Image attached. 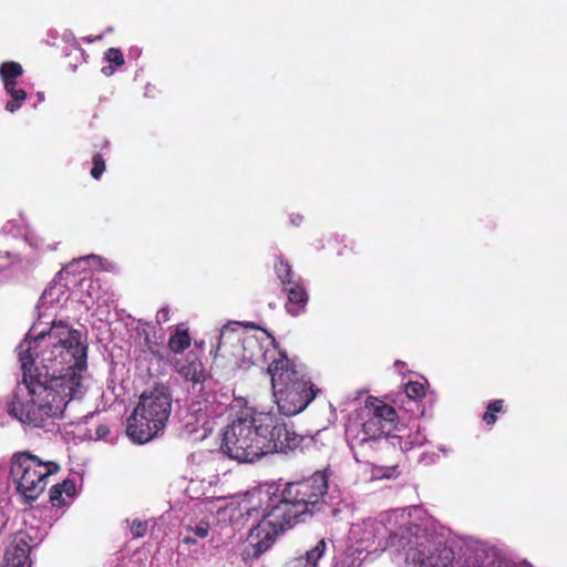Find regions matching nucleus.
Returning <instances> with one entry per match:
<instances>
[{
    "label": "nucleus",
    "mask_w": 567,
    "mask_h": 567,
    "mask_svg": "<svg viewBox=\"0 0 567 567\" xmlns=\"http://www.w3.org/2000/svg\"><path fill=\"white\" fill-rule=\"evenodd\" d=\"M59 471L60 465L56 462H44L29 451H19L11 456L10 475L17 492L28 504L40 497L48 484V477Z\"/></svg>",
    "instance_id": "8"
},
{
    "label": "nucleus",
    "mask_w": 567,
    "mask_h": 567,
    "mask_svg": "<svg viewBox=\"0 0 567 567\" xmlns=\"http://www.w3.org/2000/svg\"><path fill=\"white\" fill-rule=\"evenodd\" d=\"M389 468L394 471L396 468V465H391Z\"/></svg>",
    "instance_id": "36"
},
{
    "label": "nucleus",
    "mask_w": 567,
    "mask_h": 567,
    "mask_svg": "<svg viewBox=\"0 0 567 567\" xmlns=\"http://www.w3.org/2000/svg\"><path fill=\"white\" fill-rule=\"evenodd\" d=\"M381 452H382V451H379V452L375 454V456H374V457H375V458H374V460H375V463H374V464H372L373 466L382 467V464H379V463L382 461V460H381V457H380V455H379Z\"/></svg>",
    "instance_id": "31"
},
{
    "label": "nucleus",
    "mask_w": 567,
    "mask_h": 567,
    "mask_svg": "<svg viewBox=\"0 0 567 567\" xmlns=\"http://www.w3.org/2000/svg\"><path fill=\"white\" fill-rule=\"evenodd\" d=\"M458 567H514L504 560L495 549L483 545L466 548L464 560Z\"/></svg>",
    "instance_id": "12"
},
{
    "label": "nucleus",
    "mask_w": 567,
    "mask_h": 567,
    "mask_svg": "<svg viewBox=\"0 0 567 567\" xmlns=\"http://www.w3.org/2000/svg\"><path fill=\"white\" fill-rule=\"evenodd\" d=\"M328 493V476L316 472L309 477L288 482L269 496L262 519L250 529L247 558L258 559L276 542L279 534L298 523L307 514L320 511Z\"/></svg>",
    "instance_id": "2"
},
{
    "label": "nucleus",
    "mask_w": 567,
    "mask_h": 567,
    "mask_svg": "<svg viewBox=\"0 0 567 567\" xmlns=\"http://www.w3.org/2000/svg\"><path fill=\"white\" fill-rule=\"evenodd\" d=\"M264 419L265 412H243L224 432V453L241 463H251L266 455V436L260 425Z\"/></svg>",
    "instance_id": "7"
},
{
    "label": "nucleus",
    "mask_w": 567,
    "mask_h": 567,
    "mask_svg": "<svg viewBox=\"0 0 567 567\" xmlns=\"http://www.w3.org/2000/svg\"><path fill=\"white\" fill-rule=\"evenodd\" d=\"M7 94L10 99L6 103V111L14 113L18 111L27 100V92L23 89H18L17 84L4 86Z\"/></svg>",
    "instance_id": "18"
},
{
    "label": "nucleus",
    "mask_w": 567,
    "mask_h": 567,
    "mask_svg": "<svg viewBox=\"0 0 567 567\" xmlns=\"http://www.w3.org/2000/svg\"><path fill=\"white\" fill-rule=\"evenodd\" d=\"M60 484H55L50 488V502L53 506L60 507L64 505V499L62 497L63 491L60 488Z\"/></svg>",
    "instance_id": "25"
},
{
    "label": "nucleus",
    "mask_w": 567,
    "mask_h": 567,
    "mask_svg": "<svg viewBox=\"0 0 567 567\" xmlns=\"http://www.w3.org/2000/svg\"><path fill=\"white\" fill-rule=\"evenodd\" d=\"M172 412V395L164 385L144 391L127 419L126 434L137 444H144L159 435Z\"/></svg>",
    "instance_id": "6"
},
{
    "label": "nucleus",
    "mask_w": 567,
    "mask_h": 567,
    "mask_svg": "<svg viewBox=\"0 0 567 567\" xmlns=\"http://www.w3.org/2000/svg\"><path fill=\"white\" fill-rule=\"evenodd\" d=\"M102 72H103L105 75H110V74H112V73H113V69H112V66H107V68H106V66H104V68L102 69Z\"/></svg>",
    "instance_id": "32"
},
{
    "label": "nucleus",
    "mask_w": 567,
    "mask_h": 567,
    "mask_svg": "<svg viewBox=\"0 0 567 567\" xmlns=\"http://www.w3.org/2000/svg\"><path fill=\"white\" fill-rule=\"evenodd\" d=\"M269 346L265 348L264 344L254 336L245 337L241 341L243 359L252 365H262L272 363L278 360L280 355H287L286 352L279 350L272 340Z\"/></svg>",
    "instance_id": "10"
},
{
    "label": "nucleus",
    "mask_w": 567,
    "mask_h": 567,
    "mask_svg": "<svg viewBox=\"0 0 567 567\" xmlns=\"http://www.w3.org/2000/svg\"><path fill=\"white\" fill-rule=\"evenodd\" d=\"M23 74L22 65L14 61H7L0 65V76L3 86L17 84V79Z\"/></svg>",
    "instance_id": "17"
},
{
    "label": "nucleus",
    "mask_w": 567,
    "mask_h": 567,
    "mask_svg": "<svg viewBox=\"0 0 567 567\" xmlns=\"http://www.w3.org/2000/svg\"><path fill=\"white\" fill-rule=\"evenodd\" d=\"M362 423L347 426V442L358 462L374 464V456L379 451L394 450L388 435L395 429L398 413L392 405L368 396L362 409Z\"/></svg>",
    "instance_id": "3"
},
{
    "label": "nucleus",
    "mask_w": 567,
    "mask_h": 567,
    "mask_svg": "<svg viewBox=\"0 0 567 567\" xmlns=\"http://www.w3.org/2000/svg\"><path fill=\"white\" fill-rule=\"evenodd\" d=\"M405 394L409 399L416 401L425 395V388L419 381H409L405 384Z\"/></svg>",
    "instance_id": "21"
},
{
    "label": "nucleus",
    "mask_w": 567,
    "mask_h": 567,
    "mask_svg": "<svg viewBox=\"0 0 567 567\" xmlns=\"http://www.w3.org/2000/svg\"><path fill=\"white\" fill-rule=\"evenodd\" d=\"M184 540H185V543H194V542H195V540L190 539V537H188V536H187V537H185V539H184Z\"/></svg>",
    "instance_id": "34"
},
{
    "label": "nucleus",
    "mask_w": 567,
    "mask_h": 567,
    "mask_svg": "<svg viewBox=\"0 0 567 567\" xmlns=\"http://www.w3.org/2000/svg\"><path fill=\"white\" fill-rule=\"evenodd\" d=\"M326 550L327 543L324 539H320L312 548L306 551L305 556H300L299 558L303 559L306 567H317L318 561L322 558Z\"/></svg>",
    "instance_id": "19"
},
{
    "label": "nucleus",
    "mask_w": 567,
    "mask_h": 567,
    "mask_svg": "<svg viewBox=\"0 0 567 567\" xmlns=\"http://www.w3.org/2000/svg\"><path fill=\"white\" fill-rule=\"evenodd\" d=\"M221 349H223V343H221V341H219L218 347H217V351H220Z\"/></svg>",
    "instance_id": "35"
},
{
    "label": "nucleus",
    "mask_w": 567,
    "mask_h": 567,
    "mask_svg": "<svg viewBox=\"0 0 567 567\" xmlns=\"http://www.w3.org/2000/svg\"><path fill=\"white\" fill-rule=\"evenodd\" d=\"M274 269H275L278 280L280 281L281 288H284V286H288V285L291 286L293 282L299 280V279H295V274L292 271L291 265L282 256H279L277 258V260L274 265Z\"/></svg>",
    "instance_id": "16"
},
{
    "label": "nucleus",
    "mask_w": 567,
    "mask_h": 567,
    "mask_svg": "<svg viewBox=\"0 0 567 567\" xmlns=\"http://www.w3.org/2000/svg\"><path fill=\"white\" fill-rule=\"evenodd\" d=\"M192 338L188 333V330L184 327V324H179L176 328L175 333H173L167 342L168 349L174 353H181L189 348Z\"/></svg>",
    "instance_id": "15"
},
{
    "label": "nucleus",
    "mask_w": 567,
    "mask_h": 567,
    "mask_svg": "<svg viewBox=\"0 0 567 567\" xmlns=\"http://www.w3.org/2000/svg\"><path fill=\"white\" fill-rule=\"evenodd\" d=\"M33 538L23 530L14 534L4 553V567H31L30 553L35 545Z\"/></svg>",
    "instance_id": "11"
},
{
    "label": "nucleus",
    "mask_w": 567,
    "mask_h": 567,
    "mask_svg": "<svg viewBox=\"0 0 567 567\" xmlns=\"http://www.w3.org/2000/svg\"><path fill=\"white\" fill-rule=\"evenodd\" d=\"M130 529L134 538H140L146 535L148 524L146 520L133 519Z\"/></svg>",
    "instance_id": "24"
},
{
    "label": "nucleus",
    "mask_w": 567,
    "mask_h": 567,
    "mask_svg": "<svg viewBox=\"0 0 567 567\" xmlns=\"http://www.w3.org/2000/svg\"><path fill=\"white\" fill-rule=\"evenodd\" d=\"M301 220H302V217L300 215H298L295 219H292V223L297 225Z\"/></svg>",
    "instance_id": "33"
},
{
    "label": "nucleus",
    "mask_w": 567,
    "mask_h": 567,
    "mask_svg": "<svg viewBox=\"0 0 567 567\" xmlns=\"http://www.w3.org/2000/svg\"><path fill=\"white\" fill-rule=\"evenodd\" d=\"M92 164H93V167H92L90 174L94 179L97 181L101 178V176L103 175V173L106 169L105 161L100 153H96L92 157Z\"/></svg>",
    "instance_id": "22"
},
{
    "label": "nucleus",
    "mask_w": 567,
    "mask_h": 567,
    "mask_svg": "<svg viewBox=\"0 0 567 567\" xmlns=\"http://www.w3.org/2000/svg\"><path fill=\"white\" fill-rule=\"evenodd\" d=\"M281 290L287 296L285 308L289 315L297 317L306 311L309 297L300 280L293 282L291 286H284Z\"/></svg>",
    "instance_id": "14"
},
{
    "label": "nucleus",
    "mask_w": 567,
    "mask_h": 567,
    "mask_svg": "<svg viewBox=\"0 0 567 567\" xmlns=\"http://www.w3.org/2000/svg\"><path fill=\"white\" fill-rule=\"evenodd\" d=\"M275 402L281 414L291 416L303 411L319 392L288 355H280L267 367Z\"/></svg>",
    "instance_id": "4"
},
{
    "label": "nucleus",
    "mask_w": 567,
    "mask_h": 567,
    "mask_svg": "<svg viewBox=\"0 0 567 567\" xmlns=\"http://www.w3.org/2000/svg\"><path fill=\"white\" fill-rule=\"evenodd\" d=\"M81 338L69 323L53 321L49 331L20 343L17 351L23 386L19 384L7 403L10 416L43 427L81 396L82 372L87 368V346Z\"/></svg>",
    "instance_id": "1"
},
{
    "label": "nucleus",
    "mask_w": 567,
    "mask_h": 567,
    "mask_svg": "<svg viewBox=\"0 0 567 567\" xmlns=\"http://www.w3.org/2000/svg\"><path fill=\"white\" fill-rule=\"evenodd\" d=\"M390 545L405 548V559L411 567H450L455 559L444 536L409 523L390 532Z\"/></svg>",
    "instance_id": "5"
},
{
    "label": "nucleus",
    "mask_w": 567,
    "mask_h": 567,
    "mask_svg": "<svg viewBox=\"0 0 567 567\" xmlns=\"http://www.w3.org/2000/svg\"><path fill=\"white\" fill-rule=\"evenodd\" d=\"M504 409L503 400H494L489 402L486 406V411L484 412L482 419L487 425H493L497 421L496 414L502 412Z\"/></svg>",
    "instance_id": "20"
},
{
    "label": "nucleus",
    "mask_w": 567,
    "mask_h": 567,
    "mask_svg": "<svg viewBox=\"0 0 567 567\" xmlns=\"http://www.w3.org/2000/svg\"><path fill=\"white\" fill-rule=\"evenodd\" d=\"M175 369L179 375L192 382L194 390L199 386L198 391H202L208 374L196 353L189 352L184 360L176 361Z\"/></svg>",
    "instance_id": "13"
},
{
    "label": "nucleus",
    "mask_w": 567,
    "mask_h": 567,
    "mask_svg": "<svg viewBox=\"0 0 567 567\" xmlns=\"http://www.w3.org/2000/svg\"><path fill=\"white\" fill-rule=\"evenodd\" d=\"M60 484V488L63 491V494H65L69 497H73L75 495V483L72 480H64Z\"/></svg>",
    "instance_id": "26"
},
{
    "label": "nucleus",
    "mask_w": 567,
    "mask_h": 567,
    "mask_svg": "<svg viewBox=\"0 0 567 567\" xmlns=\"http://www.w3.org/2000/svg\"><path fill=\"white\" fill-rule=\"evenodd\" d=\"M266 436V455L289 453L302 449L306 437L297 433L291 425L280 421L275 414L266 413L260 423Z\"/></svg>",
    "instance_id": "9"
},
{
    "label": "nucleus",
    "mask_w": 567,
    "mask_h": 567,
    "mask_svg": "<svg viewBox=\"0 0 567 567\" xmlns=\"http://www.w3.org/2000/svg\"><path fill=\"white\" fill-rule=\"evenodd\" d=\"M104 59L111 64H114L116 68H120L125 63L122 51L116 48L107 49L104 53Z\"/></svg>",
    "instance_id": "23"
},
{
    "label": "nucleus",
    "mask_w": 567,
    "mask_h": 567,
    "mask_svg": "<svg viewBox=\"0 0 567 567\" xmlns=\"http://www.w3.org/2000/svg\"><path fill=\"white\" fill-rule=\"evenodd\" d=\"M110 433V430L106 425H101L96 429V434L99 437H105Z\"/></svg>",
    "instance_id": "29"
},
{
    "label": "nucleus",
    "mask_w": 567,
    "mask_h": 567,
    "mask_svg": "<svg viewBox=\"0 0 567 567\" xmlns=\"http://www.w3.org/2000/svg\"><path fill=\"white\" fill-rule=\"evenodd\" d=\"M156 318H157V321H158V322H162V321H163V322H165V321H167V320H168V318H169V309H168L167 307H164V308L159 309V310L157 311V316H156Z\"/></svg>",
    "instance_id": "28"
},
{
    "label": "nucleus",
    "mask_w": 567,
    "mask_h": 567,
    "mask_svg": "<svg viewBox=\"0 0 567 567\" xmlns=\"http://www.w3.org/2000/svg\"><path fill=\"white\" fill-rule=\"evenodd\" d=\"M288 567H306V566L303 565V559H301V558H295V559H292V560L289 563Z\"/></svg>",
    "instance_id": "30"
},
{
    "label": "nucleus",
    "mask_w": 567,
    "mask_h": 567,
    "mask_svg": "<svg viewBox=\"0 0 567 567\" xmlns=\"http://www.w3.org/2000/svg\"><path fill=\"white\" fill-rule=\"evenodd\" d=\"M194 534L199 538H205L208 535L209 525L208 524H199L195 528L192 529Z\"/></svg>",
    "instance_id": "27"
}]
</instances>
